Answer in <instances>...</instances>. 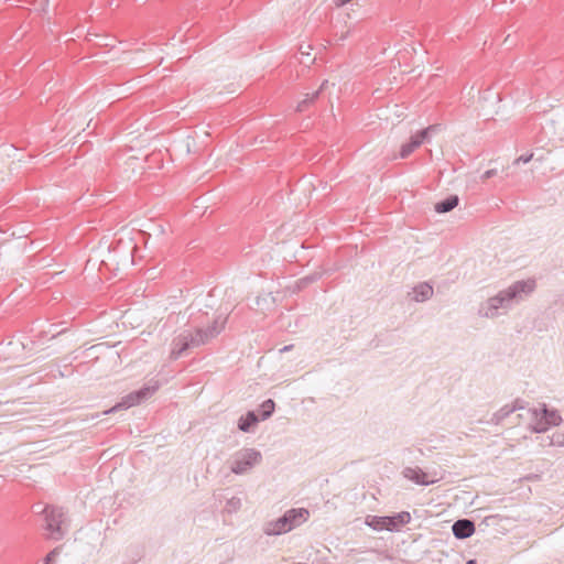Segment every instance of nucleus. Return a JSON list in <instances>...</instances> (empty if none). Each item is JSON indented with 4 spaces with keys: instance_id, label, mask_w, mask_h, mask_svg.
Masks as SVG:
<instances>
[{
    "instance_id": "f257e3e1",
    "label": "nucleus",
    "mask_w": 564,
    "mask_h": 564,
    "mask_svg": "<svg viewBox=\"0 0 564 564\" xmlns=\"http://www.w3.org/2000/svg\"><path fill=\"white\" fill-rule=\"evenodd\" d=\"M228 314H219L207 327H197L194 332L185 329L181 332L171 343L170 359L177 360L187 350L207 345L216 338L225 328Z\"/></svg>"
},
{
    "instance_id": "f03ea898",
    "label": "nucleus",
    "mask_w": 564,
    "mask_h": 564,
    "mask_svg": "<svg viewBox=\"0 0 564 564\" xmlns=\"http://www.w3.org/2000/svg\"><path fill=\"white\" fill-rule=\"evenodd\" d=\"M534 286L535 283L532 280L518 281L482 303L478 314L486 318H495L501 314L500 310L506 312L511 308L514 303L523 299V294L531 293Z\"/></svg>"
},
{
    "instance_id": "7ed1b4c3",
    "label": "nucleus",
    "mask_w": 564,
    "mask_h": 564,
    "mask_svg": "<svg viewBox=\"0 0 564 564\" xmlns=\"http://www.w3.org/2000/svg\"><path fill=\"white\" fill-rule=\"evenodd\" d=\"M518 417L529 420V425L535 433H543L551 426H557L562 422L558 411L547 408L544 403L527 409L525 414H518Z\"/></svg>"
},
{
    "instance_id": "20e7f679",
    "label": "nucleus",
    "mask_w": 564,
    "mask_h": 564,
    "mask_svg": "<svg viewBox=\"0 0 564 564\" xmlns=\"http://www.w3.org/2000/svg\"><path fill=\"white\" fill-rule=\"evenodd\" d=\"M310 513L304 508L290 509L282 517L265 524L264 533L267 535H281L292 531L304 523Z\"/></svg>"
},
{
    "instance_id": "39448f33",
    "label": "nucleus",
    "mask_w": 564,
    "mask_h": 564,
    "mask_svg": "<svg viewBox=\"0 0 564 564\" xmlns=\"http://www.w3.org/2000/svg\"><path fill=\"white\" fill-rule=\"evenodd\" d=\"M45 516V530L53 540H62L68 532L69 523L66 512L61 507L46 506L43 509Z\"/></svg>"
},
{
    "instance_id": "423d86ee",
    "label": "nucleus",
    "mask_w": 564,
    "mask_h": 564,
    "mask_svg": "<svg viewBox=\"0 0 564 564\" xmlns=\"http://www.w3.org/2000/svg\"><path fill=\"white\" fill-rule=\"evenodd\" d=\"M262 462V454L256 448H241L235 452L229 459V467L231 473L236 475H246L252 468L260 465Z\"/></svg>"
},
{
    "instance_id": "0eeeda50",
    "label": "nucleus",
    "mask_w": 564,
    "mask_h": 564,
    "mask_svg": "<svg viewBox=\"0 0 564 564\" xmlns=\"http://www.w3.org/2000/svg\"><path fill=\"white\" fill-rule=\"evenodd\" d=\"M411 521V514L408 511H401L394 516H368L366 524L373 530L398 532L400 529Z\"/></svg>"
},
{
    "instance_id": "6e6552de",
    "label": "nucleus",
    "mask_w": 564,
    "mask_h": 564,
    "mask_svg": "<svg viewBox=\"0 0 564 564\" xmlns=\"http://www.w3.org/2000/svg\"><path fill=\"white\" fill-rule=\"evenodd\" d=\"M135 246L131 242L124 243L122 240H119L116 246H110L108 248L107 258L101 260V265L109 267L115 263V269H120V267H128L133 263V251Z\"/></svg>"
},
{
    "instance_id": "1a4fd4ad",
    "label": "nucleus",
    "mask_w": 564,
    "mask_h": 564,
    "mask_svg": "<svg viewBox=\"0 0 564 564\" xmlns=\"http://www.w3.org/2000/svg\"><path fill=\"white\" fill-rule=\"evenodd\" d=\"M159 381L150 380L141 389L133 391L127 394L124 398H122V400L119 403H117L111 409L106 411L105 414L113 413L119 410H127L131 406L141 403L142 401L150 398L159 389Z\"/></svg>"
},
{
    "instance_id": "9d476101",
    "label": "nucleus",
    "mask_w": 564,
    "mask_h": 564,
    "mask_svg": "<svg viewBox=\"0 0 564 564\" xmlns=\"http://www.w3.org/2000/svg\"><path fill=\"white\" fill-rule=\"evenodd\" d=\"M440 124H431L425 129H422L410 137L408 142H404L401 145L399 156L401 159L408 158L412 152H414L423 143L429 142L430 138L433 133L440 131Z\"/></svg>"
},
{
    "instance_id": "9b49d317",
    "label": "nucleus",
    "mask_w": 564,
    "mask_h": 564,
    "mask_svg": "<svg viewBox=\"0 0 564 564\" xmlns=\"http://www.w3.org/2000/svg\"><path fill=\"white\" fill-rule=\"evenodd\" d=\"M403 476L417 484V485H422V486H427V485H431V484H434L440 478L436 477V473L433 474V477L430 478L429 477V474L423 471L421 468L419 467H406L404 468L403 470Z\"/></svg>"
},
{
    "instance_id": "f8f14e48",
    "label": "nucleus",
    "mask_w": 564,
    "mask_h": 564,
    "mask_svg": "<svg viewBox=\"0 0 564 564\" xmlns=\"http://www.w3.org/2000/svg\"><path fill=\"white\" fill-rule=\"evenodd\" d=\"M475 523L469 519H459L452 525L453 534L458 540H464L475 533Z\"/></svg>"
},
{
    "instance_id": "ddd939ff",
    "label": "nucleus",
    "mask_w": 564,
    "mask_h": 564,
    "mask_svg": "<svg viewBox=\"0 0 564 564\" xmlns=\"http://www.w3.org/2000/svg\"><path fill=\"white\" fill-rule=\"evenodd\" d=\"M519 410H524L523 401L516 400L512 404H507L494 413L490 421L494 424H500L506 417Z\"/></svg>"
},
{
    "instance_id": "4468645a",
    "label": "nucleus",
    "mask_w": 564,
    "mask_h": 564,
    "mask_svg": "<svg viewBox=\"0 0 564 564\" xmlns=\"http://www.w3.org/2000/svg\"><path fill=\"white\" fill-rule=\"evenodd\" d=\"M433 286L427 282H422L413 288L412 291V300L415 302H425L430 300L433 295Z\"/></svg>"
},
{
    "instance_id": "2eb2a0df",
    "label": "nucleus",
    "mask_w": 564,
    "mask_h": 564,
    "mask_svg": "<svg viewBox=\"0 0 564 564\" xmlns=\"http://www.w3.org/2000/svg\"><path fill=\"white\" fill-rule=\"evenodd\" d=\"M259 423V416L253 412L249 411L246 415L238 420V429L241 432L248 433Z\"/></svg>"
},
{
    "instance_id": "dca6fc26",
    "label": "nucleus",
    "mask_w": 564,
    "mask_h": 564,
    "mask_svg": "<svg viewBox=\"0 0 564 564\" xmlns=\"http://www.w3.org/2000/svg\"><path fill=\"white\" fill-rule=\"evenodd\" d=\"M459 203V197L457 195H451L443 200H440L435 204L434 209L438 214H445L453 210Z\"/></svg>"
},
{
    "instance_id": "f3484780",
    "label": "nucleus",
    "mask_w": 564,
    "mask_h": 564,
    "mask_svg": "<svg viewBox=\"0 0 564 564\" xmlns=\"http://www.w3.org/2000/svg\"><path fill=\"white\" fill-rule=\"evenodd\" d=\"M327 86H328V80H324L322 83L321 87L316 91H314L312 94H306L305 98L297 104L296 110L304 111L308 105H311L318 98L319 94L322 91H324Z\"/></svg>"
},
{
    "instance_id": "a211bd4d",
    "label": "nucleus",
    "mask_w": 564,
    "mask_h": 564,
    "mask_svg": "<svg viewBox=\"0 0 564 564\" xmlns=\"http://www.w3.org/2000/svg\"><path fill=\"white\" fill-rule=\"evenodd\" d=\"M274 409H275V403L272 399H268V400L263 401L262 404L260 405L261 420L269 419L273 414Z\"/></svg>"
},
{
    "instance_id": "6ab92c4d",
    "label": "nucleus",
    "mask_w": 564,
    "mask_h": 564,
    "mask_svg": "<svg viewBox=\"0 0 564 564\" xmlns=\"http://www.w3.org/2000/svg\"><path fill=\"white\" fill-rule=\"evenodd\" d=\"M322 276V272H314L312 274H308L302 279H300L297 282H296V289L297 290H303L304 288H306L308 284L313 283V282H316L318 279H321Z\"/></svg>"
},
{
    "instance_id": "aec40b11",
    "label": "nucleus",
    "mask_w": 564,
    "mask_h": 564,
    "mask_svg": "<svg viewBox=\"0 0 564 564\" xmlns=\"http://www.w3.org/2000/svg\"><path fill=\"white\" fill-rule=\"evenodd\" d=\"M551 446H564V429L553 433L552 436L546 437Z\"/></svg>"
},
{
    "instance_id": "412c9836",
    "label": "nucleus",
    "mask_w": 564,
    "mask_h": 564,
    "mask_svg": "<svg viewBox=\"0 0 564 564\" xmlns=\"http://www.w3.org/2000/svg\"><path fill=\"white\" fill-rule=\"evenodd\" d=\"M240 507H241V500H240V498L232 497V498H230L229 500H227L226 509H227L229 512H231V511H236V510H238Z\"/></svg>"
},
{
    "instance_id": "4be33fe9",
    "label": "nucleus",
    "mask_w": 564,
    "mask_h": 564,
    "mask_svg": "<svg viewBox=\"0 0 564 564\" xmlns=\"http://www.w3.org/2000/svg\"><path fill=\"white\" fill-rule=\"evenodd\" d=\"M480 99L485 102L487 101H494V102H498L500 101V97H499V94H496V93H492L490 90H486L482 96L480 97Z\"/></svg>"
},
{
    "instance_id": "5701e85b",
    "label": "nucleus",
    "mask_w": 564,
    "mask_h": 564,
    "mask_svg": "<svg viewBox=\"0 0 564 564\" xmlns=\"http://www.w3.org/2000/svg\"><path fill=\"white\" fill-rule=\"evenodd\" d=\"M275 302L274 297L271 296V294H265V295H259L257 297V305L258 306H261L263 303L264 304H273Z\"/></svg>"
},
{
    "instance_id": "b1692460",
    "label": "nucleus",
    "mask_w": 564,
    "mask_h": 564,
    "mask_svg": "<svg viewBox=\"0 0 564 564\" xmlns=\"http://www.w3.org/2000/svg\"><path fill=\"white\" fill-rule=\"evenodd\" d=\"M61 547H55L44 558L43 564H53L55 557L59 554Z\"/></svg>"
},
{
    "instance_id": "393cba45",
    "label": "nucleus",
    "mask_w": 564,
    "mask_h": 564,
    "mask_svg": "<svg viewBox=\"0 0 564 564\" xmlns=\"http://www.w3.org/2000/svg\"><path fill=\"white\" fill-rule=\"evenodd\" d=\"M533 159V153H530L528 155H521L519 156L518 159H516V161L513 162L514 164H519V163H529L531 160Z\"/></svg>"
},
{
    "instance_id": "a878e982",
    "label": "nucleus",
    "mask_w": 564,
    "mask_h": 564,
    "mask_svg": "<svg viewBox=\"0 0 564 564\" xmlns=\"http://www.w3.org/2000/svg\"><path fill=\"white\" fill-rule=\"evenodd\" d=\"M497 173H498V171L496 169L488 170L481 175V180L482 181L489 180V178L494 177L495 175H497Z\"/></svg>"
},
{
    "instance_id": "bb28decb",
    "label": "nucleus",
    "mask_w": 564,
    "mask_h": 564,
    "mask_svg": "<svg viewBox=\"0 0 564 564\" xmlns=\"http://www.w3.org/2000/svg\"><path fill=\"white\" fill-rule=\"evenodd\" d=\"M312 46L310 44H301L300 53L302 56H310V50Z\"/></svg>"
},
{
    "instance_id": "cd10ccee",
    "label": "nucleus",
    "mask_w": 564,
    "mask_h": 564,
    "mask_svg": "<svg viewBox=\"0 0 564 564\" xmlns=\"http://www.w3.org/2000/svg\"><path fill=\"white\" fill-rule=\"evenodd\" d=\"M352 0H332V2L340 8V7H345L346 4L350 3Z\"/></svg>"
},
{
    "instance_id": "c85d7f7f",
    "label": "nucleus",
    "mask_w": 564,
    "mask_h": 564,
    "mask_svg": "<svg viewBox=\"0 0 564 564\" xmlns=\"http://www.w3.org/2000/svg\"><path fill=\"white\" fill-rule=\"evenodd\" d=\"M348 33H349V32H348V31H346V32H341L339 35H338V34H336V41H337V42H343V41H345V40L347 39V36H348Z\"/></svg>"
},
{
    "instance_id": "c756f323",
    "label": "nucleus",
    "mask_w": 564,
    "mask_h": 564,
    "mask_svg": "<svg viewBox=\"0 0 564 564\" xmlns=\"http://www.w3.org/2000/svg\"><path fill=\"white\" fill-rule=\"evenodd\" d=\"M293 348V345H288V346H284L283 348H281L279 351L280 352H284V351H289Z\"/></svg>"
},
{
    "instance_id": "7c9ffc66",
    "label": "nucleus",
    "mask_w": 564,
    "mask_h": 564,
    "mask_svg": "<svg viewBox=\"0 0 564 564\" xmlns=\"http://www.w3.org/2000/svg\"><path fill=\"white\" fill-rule=\"evenodd\" d=\"M466 564H478L476 560H469L466 562Z\"/></svg>"
}]
</instances>
